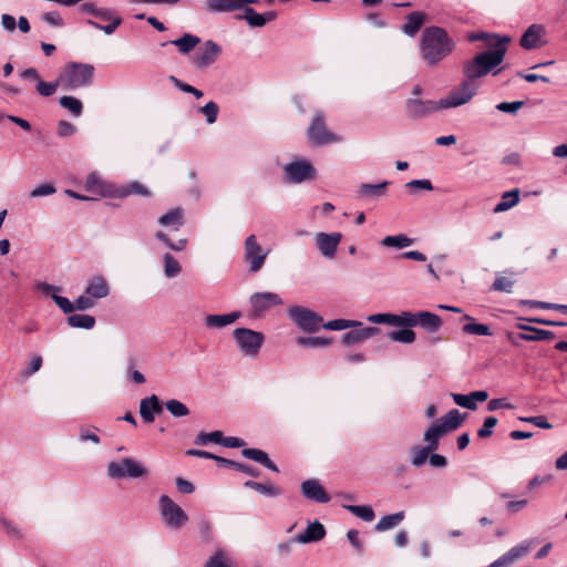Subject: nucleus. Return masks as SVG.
Listing matches in <instances>:
<instances>
[{
    "label": "nucleus",
    "instance_id": "obj_56",
    "mask_svg": "<svg viewBox=\"0 0 567 567\" xmlns=\"http://www.w3.org/2000/svg\"><path fill=\"white\" fill-rule=\"evenodd\" d=\"M524 303L528 305L530 308L537 309H546V310H558L563 313L567 315V305L559 303H550L545 301H536V300H526Z\"/></svg>",
    "mask_w": 567,
    "mask_h": 567
},
{
    "label": "nucleus",
    "instance_id": "obj_1",
    "mask_svg": "<svg viewBox=\"0 0 567 567\" xmlns=\"http://www.w3.org/2000/svg\"><path fill=\"white\" fill-rule=\"evenodd\" d=\"M497 41L493 49L477 53L473 59L466 61L463 66V75L480 82V79L492 73L498 74L502 69H497L504 61L507 52V43L512 38H496Z\"/></svg>",
    "mask_w": 567,
    "mask_h": 567
},
{
    "label": "nucleus",
    "instance_id": "obj_33",
    "mask_svg": "<svg viewBox=\"0 0 567 567\" xmlns=\"http://www.w3.org/2000/svg\"><path fill=\"white\" fill-rule=\"evenodd\" d=\"M404 517V512L385 515L375 524L374 530L379 533L390 530L401 524Z\"/></svg>",
    "mask_w": 567,
    "mask_h": 567
},
{
    "label": "nucleus",
    "instance_id": "obj_64",
    "mask_svg": "<svg viewBox=\"0 0 567 567\" xmlns=\"http://www.w3.org/2000/svg\"><path fill=\"white\" fill-rule=\"evenodd\" d=\"M513 285L514 281L512 279L507 277H497L494 280L492 288L496 291H504L509 293L512 292Z\"/></svg>",
    "mask_w": 567,
    "mask_h": 567
},
{
    "label": "nucleus",
    "instance_id": "obj_21",
    "mask_svg": "<svg viewBox=\"0 0 567 567\" xmlns=\"http://www.w3.org/2000/svg\"><path fill=\"white\" fill-rule=\"evenodd\" d=\"M326 528L324 526L319 523L318 520H315L312 523H309L306 530L297 536L293 537V540L299 544H308V543H316L324 538L326 536Z\"/></svg>",
    "mask_w": 567,
    "mask_h": 567
},
{
    "label": "nucleus",
    "instance_id": "obj_41",
    "mask_svg": "<svg viewBox=\"0 0 567 567\" xmlns=\"http://www.w3.org/2000/svg\"><path fill=\"white\" fill-rule=\"evenodd\" d=\"M59 103L63 109L68 110L74 117L81 116V114L83 112L82 102L74 96H70V95L61 96L59 100Z\"/></svg>",
    "mask_w": 567,
    "mask_h": 567
},
{
    "label": "nucleus",
    "instance_id": "obj_31",
    "mask_svg": "<svg viewBox=\"0 0 567 567\" xmlns=\"http://www.w3.org/2000/svg\"><path fill=\"white\" fill-rule=\"evenodd\" d=\"M159 225L164 227H172L178 230L184 225V212L182 208H173L158 218Z\"/></svg>",
    "mask_w": 567,
    "mask_h": 567
},
{
    "label": "nucleus",
    "instance_id": "obj_20",
    "mask_svg": "<svg viewBox=\"0 0 567 567\" xmlns=\"http://www.w3.org/2000/svg\"><path fill=\"white\" fill-rule=\"evenodd\" d=\"M162 411V403L155 394L144 398L140 402V414L146 423L154 422V415L161 413Z\"/></svg>",
    "mask_w": 567,
    "mask_h": 567
},
{
    "label": "nucleus",
    "instance_id": "obj_6",
    "mask_svg": "<svg viewBox=\"0 0 567 567\" xmlns=\"http://www.w3.org/2000/svg\"><path fill=\"white\" fill-rule=\"evenodd\" d=\"M159 513L164 525L171 529H181L188 522L184 509L167 495L158 499Z\"/></svg>",
    "mask_w": 567,
    "mask_h": 567
},
{
    "label": "nucleus",
    "instance_id": "obj_44",
    "mask_svg": "<svg viewBox=\"0 0 567 567\" xmlns=\"http://www.w3.org/2000/svg\"><path fill=\"white\" fill-rule=\"evenodd\" d=\"M343 508L364 522H372L375 517L372 507L369 505H343Z\"/></svg>",
    "mask_w": 567,
    "mask_h": 567
},
{
    "label": "nucleus",
    "instance_id": "obj_60",
    "mask_svg": "<svg viewBox=\"0 0 567 567\" xmlns=\"http://www.w3.org/2000/svg\"><path fill=\"white\" fill-rule=\"evenodd\" d=\"M58 86H62V83H59V78L55 82H44L39 80L37 91L42 96H51L56 91Z\"/></svg>",
    "mask_w": 567,
    "mask_h": 567
},
{
    "label": "nucleus",
    "instance_id": "obj_14",
    "mask_svg": "<svg viewBox=\"0 0 567 567\" xmlns=\"http://www.w3.org/2000/svg\"><path fill=\"white\" fill-rule=\"evenodd\" d=\"M535 544L536 539L523 540L522 543L512 547L487 567H509L514 565L518 559L526 556Z\"/></svg>",
    "mask_w": 567,
    "mask_h": 567
},
{
    "label": "nucleus",
    "instance_id": "obj_15",
    "mask_svg": "<svg viewBox=\"0 0 567 567\" xmlns=\"http://www.w3.org/2000/svg\"><path fill=\"white\" fill-rule=\"evenodd\" d=\"M266 257L267 252H262L256 236H248L245 240V260L249 262V270L251 272L259 271L265 264Z\"/></svg>",
    "mask_w": 567,
    "mask_h": 567
},
{
    "label": "nucleus",
    "instance_id": "obj_55",
    "mask_svg": "<svg viewBox=\"0 0 567 567\" xmlns=\"http://www.w3.org/2000/svg\"><path fill=\"white\" fill-rule=\"evenodd\" d=\"M96 431H99L95 426H81L80 433H79V440L81 442L90 441L93 444L97 445L100 444L101 440L100 436L96 434Z\"/></svg>",
    "mask_w": 567,
    "mask_h": 567
},
{
    "label": "nucleus",
    "instance_id": "obj_4",
    "mask_svg": "<svg viewBox=\"0 0 567 567\" xmlns=\"http://www.w3.org/2000/svg\"><path fill=\"white\" fill-rule=\"evenodd\" d=\"M106 474L111 480L142 478L148 475V470L140 461L131 457L109 462Z\"/></svg>",
    "mask_w": 567,
    "mask_h": 567
},
{
    "label": "nucleus",
    "instance_id": "obj_45",
    "mask_svg": "<svg viewBox=\"0 0 567 567\" xmlns=\"http://www.w3.org/2000/svg\"><path fill=\"white\" fill-rule=\"evenodd\" d=\"M137 359L134 355H130L126 362V373L130 381L135 384H143L146 379L142 372L136 370Z\"/></svg>",
    "mask_w": 567,
    "mask_h": 567
},
{
    "label": "nucleus",
    "instance_id": "obj_38",
    "mask_svg": "<svg viewBox=\"0 0 567 567\" xmlns=\"http://www.w3.org/2000/svg\"><path fill=\"white\" fill-rule=\"evenodd\" d=\"M66 321L70 327L72 328H79V329H93L95 326V318L91 315H70L66 318Z\"/></svg>",
    "mask_w": 567,
    "mask_h": 567
},
{
    "label": "nucleus",
    "instance_id": "obj_37",
    "mask_svg": "<svg viewBox=\"0 0 567 567\" xmlns=\"http://www.w3.org/2000/svg\"><path fill=\"white\" fill-rule=\"evenodd\" d=\"M389 182H382L379 184H361L358 193L360 196L378 198L385 194V188L389 186Z\"/></svg>",
    "mask_w": 567,
    "mask_h": 567
},
{
    "label": "nucleus",
    "instance_id": "obj_40",
    "mask_svg": "<svg viewBox=\"0 0 567 567\" xmlns=\"http://www.w3.org/2000/svg\"><path fill=\"white\" fill-rule=\"evenodd\" d=\"M199 41L200 38H176L175 40L165 41L161 45L163 48L175 45L182 53H188L199 43Z\"/></svg>",
    "mask_w": 567,
    "mask_h": 567
},
{
    "label": "nucleus",
    "instance_id": "obj_25",
    "mask_svg": "<svg viewBox=\"0 0 567 567\" xmlns=\"http://www.w3.org/2000/svg\"><path fill=\"white\" fill-rule=\"evenodd\" d=\"M244 14L243 19L250 27H264L266 23L274 21L277 18V13L275 11H267L265 13H258L251 7L244 6Z\"/></svg>",
    "mask_w": 567,
    "mask_h": 567
},
{
    "label": "nucleus",
    "instance_id": "obj_36",
    "mask_svg": "<svg viewBox=\"0 0 567 567\" xmlns=\"http://www.w3.org/2000/svg\"><path fill=\"white\" fill-rule=\"evenodd\" d=\"M247 0H208L207 6L213 11L224 12L243 9Z\"/></svg>",
    "mask_w": 567,
    "mask_h": 567
},
{
    "label": "nucleus",
    "instance_id": "obj_46",
    "mask_svg": "<svg viewBox=\"0 0 567 567\" xmlns=\"http://www.w3.org/2000/svg\"><path fill=\"white\" fill-rule=\"evenodd\" d=\"M413 239L409 238L403 234H399L395 236H386L381 240V245L383 247H394L398 249H402L412 245Z\"/></svg>",
    "mask_w": 567,
    "mask_h": 567
},
{
    "label": "nucleus",
    "instance_id": "obj_29",
    "mask_svg": "<svg viewBox=\"0 0 567 567\" xmlns=\"http://www.w3.org/2000/svg\"><path fill=\"white\" fill-rule=\"evenodd\" d=\"M522 330L530 331L532 333H518L517 339L524 341H545L555 338V333L550 330L538 329L532 326L519 324Z\"/></svg>",
    "mask_w": 567,
    "mask_h": 567
},
{
    "label": "nucleus",
    "instance_id": "obj_2",
    "mask_svg": "<svg viewBox=\"0 0 567 567\" xmlns=\"http://www.w3.org/2000/svg\"><path fill=\"white\" fill-rule=\"evenodd\" d=\"M94 66L86 63L71 62L59 75V83L66 90L87 86L93 82Z\"/></svg>",
    "mask_w": 567,
    "mask_h": 567
},
{
    "label": "nucleus",
    "instance_id": "obj_48",
    "mask_svg": "<svg viewBox=\"0 0 567 567\" xmlns=\"http://www.w3.org/2000/svg\"><path fill=\"white\" fill-rule=\"evenodd\" d=\"M204 567H233L231 559L221 550H216Z\"/></svg>",
    "mask_w": 567,
    "mask_h": 567
},
{
    "label": "nucleus",
    "instance_id": "obj_27",
    "mask_svg": "<svg viewBox=\"0 0 567 567\" xmlns=\"http://www.w3.org/2000/svg\"><path fill=\"white\" fill-rule=\"evenodd\" d=\"M416 326L423 328L427 332H435L442 326L441 318L430 311H420L415 313Z\"/></svg>",
    "mask_w": 567,
    "mask_h": 567
},
{
    "label": "nucleus",
    "instance_id": "obj_19",
    "mask_svg": "<svg viewBox=\"0 0 567 567\" xmlns=\"http://www.w3.org/2000/svg\"><path fill=\"white\" fill-rule=\"evenodd\" d=\"M37 289L44 295H50L55 305L64 312L72 313L74 311V305L66 297L59 296L56 292L61 290V287L50 285L47 282H39Z\"/></svg>",
    "mask_w": 567,
    "mask_h": 567
},
{
    "label": "nucleus",
    "instance_id": "obj_32",
    "mask_svg": "<svg viewBox=\"0 0 567 567\" xmlns=\"http://www.w3.org/2000/svg\"><path fill=\"white\" fill-rule=\"evenodd\" d=\"M463 320L468 321L462 327L463 333L470 336H492L489 326L475 322L474 319L468 315H464Z\"/></svg>",
    "mask_w": 567,
    "mask_h": 567
},
{
    "label": "nucleus",
    "instance_id": "obj_28",
    "mask_svg": "<svg viewBox=\"0 0 567 567\" xmlns=\"http://www.w3.org/2000/svg\"><path fill=\"white\" fill-rule=\"evenodd\" d=\"M239 317V312L208 315L205 317L204 323L209 329H221L234 323Z\"/></svg>",
    "mask_w": 567,
    "mask_h": 567
},
{
    "label": "nucleus",
    "instance_id": "obj_16",
    "mask_svg": "<svg viewBox=\"0 0 567 567\" xmlns=\"http://www.w3.org/2000/svg\"><path fill=\"white\" fill-rule=\"evenodd\" d=\"M95 18L102 22H106V24L101 25L91 20H89L87 23L106 34H112L115 32L116 28L122 23L121 17L116 16L112 10L105 8H99Z\"/></svg>",
    "mask_w": 567,
    "mask_h": 567
},
{
    "label": "nucleus",
    "instance_id": "obj_17",
    "mask_svg": "<svg viewBox=\"0 0 567 567\" xmlns=\"http://www.w3.org/2000/svg\"><path fill=\"white\" fill-rule=\"evenodd\" d=\"M341 238L342 236L340 233H318L316 235V245L324 257L332 258L336 255Z\"/></svg>",
    "mask_w": 567,
    "mask_h": 567
},
{
    "label": "nucleus",
    "instance_id": "obj_50",
    "mask_svg": "<svg viewBox=\"0 0 567 567\" xmlns=\"http://www.w3.org/2000/svg\"><path fill=\"white\" fill-rule=\"evenodd\" d=\"M165 408L174 417H183L189 414V409L176 399L167 400Z\"/></svg>",
    "mask_w": 567,
    "mask_h": 567
},
{
    "label": "nucleus",
    "instance_id": "obj_11",
    "mask_svg": "<svg viewBox=\"0 0 567 567\" xmlns=\"http://www.w3.org/2000/svg\"><path fill=\"white\" fill-rule=\"evenodd\" d=\"M406 115L410 118L417 120L430 116L431 114L443 110L440 100H421L416 97L408 99L405 102Z\"/></svg>",
    "mask_w": 567,
    "mask_h": 567
},
{
    "label": "nucleus",
    "instance_id": "obj_61",
    "mask_svg": "<svg viewBox=\"0 0 567 567\" xmlns=\"http://www.w3.org/2000/svg\"><path fill=\"white\" fill-rule=\"evenodd\" d=\"M218 111V105L213 101H209L203 107H200V113H203L206 116V122L208 124H213L216 122Z\"/></svg>",
    "mask_w": 567,
    "mask_h": 567
},
{
    "label": "nucleus",
    "instance_id": "obj_58",
    "mask_svg": "<svg viewBox=\"0 0 567 567\" xmlns=\"http://www.w3.org/2000/svg\"><path fill=\"white\" fill-rule=\"evenodd\" d=\"M393 326L396 327H415V313L403 311L400 315H394Z\"/></svg>",
    "mask_w": 567,
    "mask_h": 567
},
{
    "label": "nucleus",
    "instance_id": "obj_12",
    "mask_svg": "<svg viewBox=\"0 0 567 567\" xmlns=\"http://www.w3.org/2000/svg\"><path fill=\"white\" fill-rule=\"evenodd\" d=\"M464 417L465 415L457 409H452L445 415L434 421L430 427L440 440L446 433L457 430L462 425Z\"/></svg>",
    "mask_w": 567,
    "mask_h": 567
},
{
    "label": "nucleus",
    "instance_id": "obj_47",
    "mask_svg": "<svg viewBox=\"0 0 567 567\" xmlns=\"http://www.w3.org/2000/svg\"><path fill=\"white\" fill-rule=\"evenodd\" d=\"M361 324L362 323L360 321H355V320L334 319V320H330L326 323L322 321L321 328L331 330V331H340V330H344L348 328L360 327Z\"/></svg>",
    "mask_w": 567,
    "mask_h": 567
},
{
    "label": "nucleus",
    "instance_id": "obj_30",
    "mask_svg": "<svg viewBox=\"0 0 567 567\" xmlns=\"http://www.w3.org/2000/svg\"><path fill=\"white\" fill-rule=\"evenodd\" d=\"M241 454L244 457L252 460L275 473L279 472L278 466L269 458L268 454L266 452H264L262 450L250 449V447L244 449L241 451Z\"/></svg>",
    "mask_w": 567,
    "mask_h": 567
},
{
    "label": "nucleus",
    "instance_id": "obj_22",
    "mask_svg": "<svg viewBox=\"0 0 567 567\" xmlns=\"http://www.w3.org/2000/svg\"><path fill=\"white\" fill-rule=\"evenodd\" d=\"M453 401L458 406L468 409V410H475L477 402H484L488 399L487 391L481 390V391H473L468 394H460V393H452L451 394Z\"/></svg>",
    "mask_w": 567,
    "mask_h": 567
},
{
    "label": "nucleus",
    "instance_id": "obj_53",
    "mask_svg": "<svg viewBox=\"0 0 567 567\" xmlns=\"http://www.w3.org/2000/svg\"><path fill=\"white\" fill-rule=\"evenodd\" d=\"M389 338L392 341L409 344L415 341V332L411 329H400L396 331H391L389 333Z\"/></svg>",
    "mask_w": 567,
    "mask_h": 567
},
{
    "label": "nucleus",
    "instance_id": "obj_34",
    "mask_svg": "<svg viewBox=\"0 0 567 567\" xmlns=\"http://www.w3.org/2000/svg\"><path fill=\"white\" fill-rule=\"evenodd\" d=\"M518 202H519V189L518 188H515L509 192H505L502 195L501 202L496 204L493 212L496 214L506 212V210L513 208L514 206H516L518 204Z\"/></svg>",
    "mask_w": 567,
    "mask_h": 567
},
{
    "label": "nucleus",
    "instance_id": "obj_43",
    "mask_svg": "<svg viewBox=\"0 0 567 567\" xmlns=\"http://www.w3.org/2000/svg\"><path fill=\"white\" fill-rule=\"evenodd\" d=\"M163 264H164V275L166 278H169V279L175 278L182 271V266L178 262V260L168 252H166L163 256Z\"/></svg>",
    "mask_w": 567,
    "mask_h": 567
},
{
    "label": "nucleus",
    "instance_id": "obj_10",
    "mask_svg": "<svg viewBox=\"0 0 567 567\" xmlns=\"http://www.w3.org/2000/svg\"><path fill=\"white\" fill-rule=\"evenodd\" d=\"M285 178L292 184H300L316 177V168L306 159H297L284 166Z\"/></svg>",
    "mask_w": 567,
    "mask_h": 567
},
{
    "label": "nucleus",
    "instance_id": "obj_42",
    "mask_svg": "<svg viewBox=\"0 0 567 567\" xmlns=\"http://www.w3.org/2000/svg\"><path fill=\"white\" fill-rule=\"evenodd\" d=\"M245 487L251 488L256 491L257 493L276 497L281 494V488L276 485H267L255 481H247L245 482Z\"/></svg>",
    "mask_w": 567,
    "mask_h": 567
},
{
    "label": "nucleus",
    "instance_id": "obj_24",
    "mask_svg": "<svg viewBox=\"0 0 567 567\" xmlns=\"http://www.w3.org/2000/svg\"><path fill=\"white\" fill-rule=\"evenodd\" d=\"M220 53V47L212 40L205 42L195 56V63L198 66H207L212 64Z\"/></svg>",
    "mask_w": 567,
    "mask_h": 567
},
{
    "label": "nucleus",
    "instance_id": "obj_35",
    "mask_svg": "<svg viewBox=\"0 0 567 567\" xmlns=\"http://www.w3.org/2000/svg\"><path fill=\"white\" fill-rule=\"evenodd\" d=\"M425 21V14L421 11H414L406 18L402 31L408 35H414Z\"/></svg>",
    "mask_w": 567,
    "mask_h": 567
},
{
    "label": "nucleus",
    "instance_id": "obj_5",
    "mask_svg": "<svg viewBox=\"0 0 567 567\" xmlns=\"http://www.w3.org/2000/svg\"><path fill=\"white\" fill-rule=\"evenodd\" d=\"M481 82H475L471 78L464 76L462 82L451 90L449 94L440 100V105L444 109H453L468 103L476 94Z\"/></svg>",
    "mask_w": 567,
    "mask_h": 567
},
{
    "label": "nucleus",
    "instance_id": "obj_13",
    "mask_svg": "<svg viewBox=\"0 0 567 567\" xmlns=\"http://www.w3.org/2000/svg\"><path fill=\"white\" fill-rule=\"evenodd\" d=\"M251 315L254 317L262 316L267 310L275 306L284 303L281 297L275 292H255L249 298Z\"/></svg>",
    "mask_w": 567,
    "mask_h": 567
},
{
    "label": "nucleus",
    "instance_id": "obj_57",
    "mask_svg": "<svg viewBox=\"0 0 567 567\" xmlns=\"http://www.w3.org/2000/svg\"><path fill=\"white\" fill-rule=\"evenodd\" d=\"M404 187L410 194H413L415 190L430 192L433 189V185L430 179H413L405 183Z\"/></svg>",
    "mask_w": 567,
    "mask_h": 567
},
{
    "label": "nucleus",
    "instance_id": "obj_8",
    "mask_svg": "<svg viewBox=\"0 0 567 567\" xmlns=\"http://www.w3.org/2000/svg\"><path fill=\"white\" fill-rule=\"evenodd\" d=\"M287 312L291 321L305 332H316L322 326V318L306 307L291 306Z\"/></svg>",
    "mask_w": 567,
    "mask_h": 567
},
{
    "label": "nucleus",
    "instance_id": "obj_59",
    "mask_svg": "<svg viewBox=\"0 0 567 567\" xmlns=\"http://www.w3.org/2000/svg\"><path fill=\"white\" fill-rule=\"evenodd\" d=\"M84 187L87 192H91V193H97V194L103 193V183L96 173H91L87 175V177L85 179Z\"/></svg>",
    "mask_w": 567,
    "mask_h": 567
},
{
    "label": "nucleus",
    "instance_id": "obj_54",
    "mask_svg": "<svg viewBox=\"0 0 567 567\" xmlns=\"http://www.w3.org/2000/svg\"><path fill=\"white\" fill-rule=\"evenodd\" d=\"M411 452H412V457H411L412 464L416 467H420L426 462L430 453H432L433 451L427 450L426 446H422V447L414 446V447H412Z\"/></svg>",
    "mask_w": 567,
    "mask_h": 567
},
{
    "label": "nucleus",
    "instance_id": "obj_51",
    "mask_svg": "<svg viewBox=\"0 0 567 567\" xmlns=\"http://www.w3.org/2000/svg\"><path fill=\"white\" fill-rule=\"evenodd\" d=\"M223 432L213 431L210 433L199 432L194 441L196 445H207L209 443L221 444Z\"/></svg>",
    "mask_w": 567,
    "mask_h": 567
},
{
    "label": "nucleus",
    "instance_id": "obj_62",
    "mask_svg": "<svg viewBox=\"0 0 567 567\" xmlns=\"http://www.w3.org/2000/svg\"><path fill=\"white\" fill-rule=\"evenodd\" d=\"M497 419L495 416H487L484 420V423L481 429L477 431V435L481 439L489 437L493 434V427L497 424Z\"/></svg>",
    "mask_w": 567,
    "mask_h": 567
},
{
    "label": "nucleus",
    "instance_id": "obj_63",
    "mask_svg": "<svg viewBox=\"0 0 567 567\" xmlns=\"http://www.w3.org/2000/svg\"><path fill=\"white\" fill-rule=\"evenodd\" d=\"M546 44V38H520V47L525 50L540 49Z\"/></svg>",
    "mask_w": 567,
    "mask_h": 567
},
{
    "label": "nucleus",
    "instance_id": "obj_3",
    "mask_svg": "<svg viewBox=\"0 0 567 567\" xmlns=\"http://www.w3.org/2000/svg\"><path fill=\"white\" fill-rule=\"evenodd\" d=\"M420 52L429 65H435L455 48L453 38H421Z\"/></svg>",
    "mask_w": 567,
    "mask_h": 567
},
{
    "label": "nucleus",
    "instance_id": "obj_49",
    "mask_svg": "<svg viewBox=\"0 0 567 567\" xmlns=\"http://www.w3.org/2000/svg\"><path fill=\"white\" fill-rule=\"evenodd\" d=\"M297 343L305 348H323L329 346L331 340L324 337H299Z\"/></svg>",
    "mask_w": 567,
    "mask_h": 567
},
{
    "label": "nucleus",
    "instance_id": "obj_26",
    "mask_svg": "<svg viewBox=\"0 0 567 567\" xmlns=\"http://www.w3.org/2000/svg\"><path fill=\"white\" fill-rule=\"evenodd\" d=\"M379 332V328L375 327H367L362 329H354L346 332L342 336V343L344 346H351L354 343H360Z\"/></svg>",
    "mask_w": 567,
    "mask_h": 567
},
{
    "label": "nucleus",
    "instance_id": "obj_9",
    "mask_svg": "<svg viewBox=\"0 0 567 567\" xmlns=\"http://www.w3.org/2000/svg\"><path fill=\"white\" fill-rule=\"evenodd\" d=\"M308 140L313 145H326L330 143H339L342 141L341 136L329 132L324 124L322 113L317 112L307 131Z\"/></svg>",
    "mask_w": 567,
    "mask_h": 567
},
{
    "label": "nucleus",
    "instance_id": "obj_23",
    "mask_svg": "<svg viewBox=\"0 0 567 567\" xmlns=\"http://www.w3.org/2000/svg\"><path fill=\"white\" fill-rule=\"evenodd\" d=\"M85 293L93 299L107 297L110 295V287L106 279L101 275L91 277L85 286Z\"/></svg>",
    "mask_w": 567,
    "mask_h": 567
},
{
    "label": "nucleus",
    "instance_id": "obj_18",
    "mask_svg": "<svg viewBox=\"0 0 567 567\" xmlns=\"http://www.w3.org/2000/svg\"><path fill=\"white\" fill-rule=\"evenodd\" d=\"M301 492L302 495L310 501L322 504L330 502V496L318 480L311 478L303 481L301 483Z\"/></svg>",
    "mask_w": 567,
    "mask_h": 567
},
{
    "label": "nucleus",
    "instance_id": "obj_52",
    "mask_svg": "<svg viewBox=\"0 0 567 567\" xmlns=\"http://www.w3.org/2000/svg\"><path fill=\"white\" fill-rule=\"evenodd\" d=\"M0 528L9 536L16 539L22 537V529L11 519L0 517Z\"/></svg>",
    "mask_w": 567,
    "mask_h": 567
},
{
    "label": "nucleus",
    "instance_id": "obj_39",
    "mask_svg": "<svg viewBox=\"0 0 567 567\" xmlns=\"http://www.w3.org/2000/svg\"><path fill=\"white\" fill-rule=\"evenodd\" d=\"M217 465L223 467L235 468L236 471L243 472L252 477L259 476V471L254 468L252 466L236 461H231L225 457L217 458Z\"/></svg>",
    "mask_w": 567,
    "mask_h": 567
},
{
    "label": "nucleus",
    "instance_id": "obj_7",
    "mask_svg": "<svg viewBox=\"0 0 567 567\" xmlns=\"http://www.w3.org/2000/svg\"><path fill=\"white\" fill-rule=\"evenodd\" d=\"M233 337L239 350L248 357L257 355L265 340L261 332L248 328H236Z\"/></svg>",
    "mask_w": 567,
    "mask_h": 567
}]
</instances>
